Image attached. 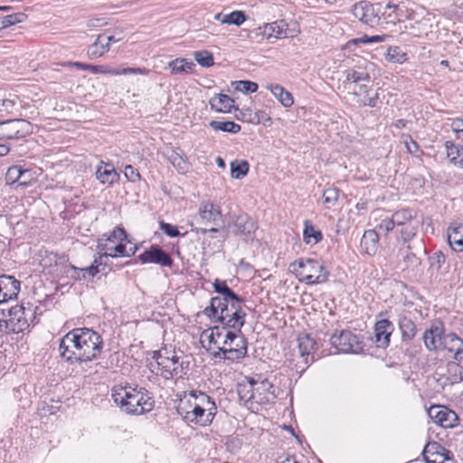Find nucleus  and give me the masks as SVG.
<instances>
[{
  "mask_svg": "<svg viewBox=\"0 0 463 463\" xmlns=\"http://www.w3.org/2000/svg\"><path fill=\"white\" fill-rule=\"evenodd\" d=\"M404 143H405L407 151L410 154H411V155L417 154V152L419 150V146H418V144L414 140H412L411 138H409V140H405Z\"/></svg>",
  "mask_w": 463,
  "mask_h": 463,
  "instance_id": "nucleus-59",
  "label": "nucleus"
},
{
  "mask_svg": "<svg viewBox=\"0 0 463 463\" xmlns=\"http://www.w3.org/2000/svg\"><path fill=\"white\" fill-rule=\"evenodd\" d=\"M75 272L82 273V278H85V273H88L90 276L94 277L96 274L99 272V269L97 268V265L91 264L90 267L78 269L74 266L71 267Z\"/></svg>",
  "mask_w": 463,
  "mask_h": 463,
  "instance_id": "nucleus-56",
  "label": "nucleus"
},
{
  "mask_svg": "<svg viewBox=\"0 0 463 463\" xmlns=\"http://www.w3.org/2000/svg\"><path fill=\"white\" fill-rule=\"evenodd\" d=\"M99 251H105V255L111 258L118 256H126V246L122 243L118 244L114 248H107L106 244H102L101 241L98 244ZM128 256V254H127Z\"/></svg>",
  "mask_w": 463,
  "mask_h": 463,
  "instance_id": "nucleus-44",
  "label": "nucleus"
},
{
  "mask_svg": "<svg viewBox=\"0 0 463 463\" xmlns=\"http://www.w3.org/2000/svg\"><path fill=\"white\" fill-rule=\"evenodd\" d=\"M20 291V281L12 276H0V303L15 298Z\"/></svg>",
  "mask_w": 463,
  "mask_h": 463,
  "instance_id": "nucleus-19",
  "label": "nucleus"
},
{
  "mask_svg": "<svg viewBox=\"0 0 463 463\" xmlns=\"http://www.w3.org/2000/svg\"><path fill=\"white\" fill-rule=\"evenodd\" d=\"M124 175L128 181L133 183L140 179V175L138 171L130 165L125 166Z\"/></svg>",
  "mask_w": 463,
  "mask_h": 463,
  "instance_id": "nucleus-55",
  "label": "nucleus"
},
{
  "mask_svg": "<svg viewBox=\"0 0 463 463\" xmlns=\"http://www.w3.org/2000/svg\"><path fill=\"white\" fill-rule=\"evenodd\" d=\"M138 259L143 264L154 263L164 267H171L173 264L170 255L157 246H151L147 250L141 253Z\"/></svg>",
  "mask_w": 463,
  "mask_h": 463,
  "instance_id": "nucleus-17",
  "label": "nucleus"
},
{
  "mask_svg": "<svg viewBox=\"0 0 463 463\" xmlns=\"http://www.w3.org/2000/svg\"><path fill=\"white\" fill-rule=\"evenodd\" d=\"M168 160L172 165L180 173H185L188 170V163L183 156L175 150H172L168 155Z\"/></svg>",
  "mask_w": 463,
  "mask_h": 463,
  "instance_id": "nucleus-41",
  "label": "nucleus"
},
{
  "mask_svg": "<svg viewBox=\"0 0 463 463\" xmlns=\"http://www.w3.org/2000/svg\"><path fill=\"white\" fill-rule=\"evenodd\" d=\"M207 337H208V340H209V344L216 345L217 350H219V346H221L220 345V341L215 337V335H214V334L213 332V329H211V332H210V334L208 335Z\"/></svg>",
  "mask_w": 463,
  "mask_h": 463,
  "instance_id": "nucleus-61",
  "label": "nucleus"
},
{
  "mask_svg": "<svg viewBox=\"0 0 463 463\" xmlns=\"http://www.w3.org/2000/svg\"><path fill=\"white\" fill-rule=\"evenodd\" d=\"M214 19L220 21L222 24L240 26L246 21V15L242 11H233L226 14L218 13L214 15Z\"/></svg>",
  "mask_w": 463,
  "mask_h": 463,
  "instance_id": "nucleus-31",
  "label": "nucleus"
},
{
  "mask_svg": "<svg viewBox=\"0 0 463 463\" xmlns=\"http://www.w3.org/2000/svg\"><path fill=\"white\" fill-rule=\"evenodd\" d=\"M463 345V340L455 333L444 334L441 349L449 352H457Z\"/></svg>",
  "mask_w": 463,
  "mask_h": 463,
  "instance_id": "nucleus-34",
  "label": "nucleus"
},
{
  "mask_svg": "<svg viewBox=\"0 0 463 463\" xmlns=\"http://www.w3.org/2000/svg\"><path fill=\"white\" fill-rule=\"evenodd\" d=\"M448 241L455 251H463V224L455 222L449 226Z\"/></svg>",
  "mask_w": 463,
  "mask_h": 463,
  "instance_id": "nucleus-24",
  "label": "nucleus"
},
{
  "mask_svg": "<svg viewBox=\"0 0 463 463\" xmlns=\"http://www.w3.org/2000/svg\"><path fill=\"white\" fill-rule=\"evenodd\" d=\"M288 24L284 20H279L266 24L262 28V34L267 38L282 39L288 37Z\"/></svg>",
  "mask_w": 463,
  "mask_h": 463,
  "instance_id": "nucleus-23",
  "label": "nucleus"
},
{
  "mask_svg": "<svg viewBox=\"0 0 463 463\" xmlns=\"http://www.w3.org/2000/svg\"><path fill=\"white\" fill-rule=\"evenodd\" d=\"M106 34H99L94 43L88 49V56L90 59H97L101 57L104 53L109 51V46L107 42Z\"/></svg>",
  "mask_w": 463,
  "mask_h": 463,
  "instance_id": "nucleus-29",
  "label": "nucleus"
},
{
  "mask_svg": "<svg viewBox=\"0 0 463 463\" xmlns=\"http://www.w3.org/2000/svg\"><path fill=\"white\" fill-rule=\"evenodd\" d=\"M330 344L339 353L358 354L362 352L364 345L356 335L349 330H341L335 333L330 338Z\"/></svg>",
  "mask_w": 463,
  "mask_h": 463,
  "instance_id": "nucleus-8",
  "label": "nucleus"
},
{
  "mask_svg": "<svg viewBox=\"0 0 463 463\" xmlns=\"http://www.w3.org/2000/svg\"><path fill=\"white\" fill-rule=\"evenodd\" d=\"M90 71L93 73H102V74H109L112 76H118V75H128V74H139V75H147L149 71L146 68H131V67H125L122 69H114L108 66H90Z\"/></svg>",
  "mask_w": 463,
  "mask_h": 463,
  "instance_id": "nucleus-22",
  "label": "nucleus"
},
{
  "mask_svg": "<svg viewBox=\"0 0 463 463\" xmlns=\"http://www.w3.org/2000/svg\"><path fill=\"white\" fill-rule=\"evenodd\" d=\"M393 325L387 319H382L374 325V335L372 338L377 347L386 348L390 344V336L393 332Z\"/></svg>",
  "mask_w": 463,
  "mask_h": 463,
  "instance_id": "nucleus-18",
  "label": "nucleus"
},
{
  "mask_svg": "<svg viewBox=\"0 0 463 463\" xmlns=\"http://www.w3.org/2000/svg\"><path fill=\"white\" fill-rule=\"evenodd\" d=\"M298 348L301 357H307L306 364L308 363L307 357L311 355V362L314 361L313 353L316 350L317 343L307 334H300L298 337Z\"/></svg>",
  "mask_w": 463,
  "mask_h": 463,
  "instance_id": "nucleus-26",
  "label": "nucleus"
},
{
  "mask_svg": "<svg viewBox=\"0 0 463 463\" xmlns=\"http://www.w3.org/2000/svg\"><path fill=\"white\" fill-rule=\"evenodd\" d=\"M428 415L434 423L442 428H452L458 420V416L453 411L440 405L430 406Z\"/></svg>",
  "mask_w": 463,
  "mask_h": 463,
  "instance_id": "nucleus-13",
  "label": "nucleus"
},
{
  "mask_svg": "<svg viewBox=\"0 0 463 463\" xmlns=\"http://www.w3.org/2000/svg\"><path fill=\"white\" fill-rule=\"evenodd\" d=\"M26 15L24 13H16L0 17V30L5 29L11 25L22 23Z\"/></svg>",
  "mask_w": 463,
  "mask_h": 463,
  "instance_id": "nucleus-43",
  "label": "nucleus"
},
{
  "mask_svg": "<svg viewBox=\"0 0 463 463\" xmlns=\"http://www.w3.org/2000/svg\"><path fill=\"white\" fill-rule=\"evenodd\" d=\"M447 156L451 164L458 166L463 157V146L454 144L452 141H446Z\"/></svg>",
  "mask_w": 463,
  "mask_h": 463,
  "instance_id": "nucleus-33",
  "label": "nucleus"
},
{
  "mask_svg": "<svg viewBox=\"0 0 463 463\" xmlns=\"http://www.w3.org/2000/svg\"><path fill=\"white\" fill-rule=\"evenodd\" d=\"M194 60L203 67H211L213 65V53L208 51H199L195 52Z\"/></svg>",
  "mask_w": 463,
  "mask_h": 463,
  "instance_id": "nucleus-46",
  "label": "nucleus"
},
{
  "mask_svg": "<svg viewBox=\"0 0 463 463\" xmlns=\"http://www.w3.org/2000/svg\"><path fill=\"white\" fill-rule=\"evenodd\" d=\"M394 226L395 224L393 222L392 218H385L382 220V222L379 223L378 228L388 232L392 231L394 228Z\"/></svg>",
  "mask_w": 463,
  "mask_h": 463,
  "instance_id": "nucleus-57",
  "label": "nucleus"
},
{
  "mask_svg": "<svg viewBox=\"0 0 463 463\" xmlns=\"http://www.w3.org/2000/svg\"><path fill=\"white\" fill-rule=\"evenodd\" d=\"M430 268L440 271L446 262V257L441 251H436L429 258Z\"/></svg>",
  "mask_w": 463,
  "mask_h": 463,
  "instance_id": "nucleus-47",
  "label": "nucleus"
},
{
  "mask_svg": "<svg viewBox=\"0 0 463 463\" xmlns=\"http://www.w3.org/2000/svg\"><path fill=\"white\" fill-rule=\"evenodd\" d=\"M450 127L456 135V138L463 144V118L453 119Z\"/></svg>",
  "mask_w": 463,
  "mask_h": 463,
  "instance_id": "nucleus-51",
  "label": "nucleus"
},
{
  "mask_svg": "<svg viewBox=\"0 0 463 463\" xmlns=\"http://www.w3.org/2000/svg\"><path fill=\"white\" fill-rule=\"evenodd\" d=\"M233 99L226 94H218L211 98L209 104L216 112L229 113L233 108Z\"/></svg>",
  "mask_w": 463,
  "mask_h": 463,
  "instance_id": "nucleus-28",
  "label": "nucleus"
},
{
  "mask_svg": "<svg viewBox=\"0 0 463 463\" xmlns=\"http://www.w3.org/2000/svg\"><path fill=\"white\" fill-rule=\"evenodd\" d=\"M213 329V332L215 335V337L220 341V345H222V341L224 339L225 330H221L218 326H215Z\"/></svg>",
  "mask_w": 463,
  "mask_h": 463,
  "instance_id": "nucleus-60",
  "label": "nucleus"
},
{
  "mask_svg": "<svg viewBox=\"0 0 463 463\" xmlns=\"http://www.w3.org/2000/svg\"><path fill=\"white\" fill-rule=\"evenodd\" d=\"M303 239L307 244H317L322 240V233L316 230L309 221H305Z\"/></svg>",
  "mask_w": 463,
  "mask_h": 463,
  "instance_id": "nucleus-36",
  "label": "nucleus"
},
{
  "mask_svg": "<svg viewBox=\"0 0 463 463\" xmlns=\"http://www.w3.org/2000/svg\"><path fill=\"white\" fill-rule=\"evenodd\" d=\"M249 172V164L247 161L232 162L231 163V174L235 179H241L244 177Z\"/></svg>",
  "mask_w": 463,
  "mask_h": 463,
  "instance_id": "nucleus-45",
  "label": "nucleus"
},
{
  "mask_svg": "<svg viewBox=\"0 0 463 463\" xmlns=\"http://www.w3.org/2000/svg\"><path fill=\"white\" fill-rule=\"evenodd\" d=\"M214 290L220 294L218 297H214L213 298H219L222 301L228 299H237L239 297L236 295L226 284V281L221 279H215L213 282Z\"/></svg>",
  "mask_w": 463,
  "mask_h": 463,
  "instance_id": "nucleus-32",
  "label": "nucleus"
},
{
  "mask_svg": "<svg viewBox=\"0 0 463 463\" xmlns=\"http://www.w3.org/2000/svg\"><path fill=\"white\" fill-rule=\"evenodd\" d=\"M96 178L103 184H112L118 182L119 175L111 165L102 164L97 167Z\"/></svg>",
  "mask_w": 463,
  "mask_h": 463,
  "instance_id": "nucleus-27",
  "label": "nucleus"
},
{
  "mask_svg": "<svg viewBox=\"0 0 463 463\" xmlns=\"http://www.w3.org/2000/svg\"><path fill=\"white\" fill-rule=\"evenodd\" d=\"M339 197V190L335 187H327L323 193V203L327 209L335 205Z\"/></svg>",
  "mask_w": 463,
  "mask_h": 463,
  "instance_id": "nucleus-42",
  "label": "nucleus"
},
{
  "mask_svg": "<svg viewBox=\"0 0 463 463\" xmlns=\"http://www.w3.org/2000/svg\"><path fill=\"white\" fill-rule=\"evenodd\" d=\"M194 63L186 59H175L168 63V67L173 74L188 73L194 68Z\"/></svg>",
  "mask_w": 463,
  "mask_h": 463,
  "instance_id": "nucleus-35",
  "label": "nucleus"
},
{
  "mask_svg": "<svg viewBox=\"0 0 463 463\" xmlns=\"http://www.w3.org/2000/svg\"><path fill=\"white\" fill-rule=\"evenodd\" d=\"M353 14L363 24L373 27L380 22V17L376 14L373 5L366 1H361L353 5Z\"/></svg>",
  "mask_w": 463,
  "mask_h": 463,
  "instance_id": "nucleus-15",
  "label": "nucleus"
},
{
  "mask_svg": "<svg viewBox=\"0 0 463 463\" xmlns=\"http://www.w3.org/2000/svg\"><path fill=\"white\" fill-rule=\"evenodd\" d=\"M386 38H388V35H373V36H367L364 35L363 37H360L358 39H355L354 42L355 43H380L383 42Z\"/></svg>",
  "mask_w": 463,
  "mask_h": 463,
  "instance_id": "nucleus-52",
  "label": "nucleus"
},
{
  "mask_svg": "<svg viewBox=\"0 0 463 463\" xmlns=\"http://www.w3.org/2000/svg\"><path fill=\"white\" fill-rule=\"evenodd\" d=\"M372 64L366 61L356 64L354 67L345 71V87L352 90L353 94L355 95L358 99L357 101L364 106L375 107L378 95L373 93L371 88L368 87V83L371 80L369 67Z\"/></svg>",
  "mask_w": 463,
  "mask_h": 463,
  "instance_id": "nucleus-4",
  "label": "nucleus"
},
{
  "mask_svg": "<svg viewBox=\"0 0 463 463\" xmlns=\"http://www.w3.org/2000/svg\"><path fill=\"white\" fill-rule=\"evenodd\" d=\"M222 212L218 205L210 201L201 202L198 209V220L205 225H216L221 220Z\"/></svg>",
  "mask_w": 463,
  "mask_h": 463,
  "instance_id": "nucleus-16",
  "label": "nucleus"
},
{
  "mask_svg": "<svg viewBox=\"0 0 463 463\" xmlns=\"http://www.w3.org/2000/svg\"><path fill=\"white\" fill-rule=\"evenodd\" d=\"M300 282L308 285H317L328 280L329 271L324 264L314 259H299L289 265Z\"/></svg>",
  "mask_w": 463,
  "mask_h": 463,
  "instance_id": "nucleus-5",
  "label": "nucleus"
},
{
  "mask_svg": "<svg viewBox=\"0 0 463 463\" xmlns=\"http://www.w3.org/2000/svg\"><path fill=\"white\" fill-rule=\"evenodd\" d=\"M361 248L368 255L376 254L379 248V235L375 230H367L361 239Z\"/></svg>",
  "mask_w": 463,
  "mask_h": 463,
  "instance_id": "nucleus-25",
  "label": "nucleus"
},
{
  "mask_svg": "<svg viewBox=\"0 0 463 463\" xmlns=\"http://www.w3.org/2000/svg\"><path fill=\"white\" fill-rule=\"evenodd\" d=\"M100 335L90 328L80 327L68 332L60 342V354L66 361L88 362L101 352Z\"/></svg>",
  "mask_w": 463,
  "mask_h": 463,
  "instance_id": "nucleus-1",
  "label": "nucleus"
},
{
  "mask_svg": "<svg viewBox=\"0 0 463 463\" xmlns=\"http://www.w3.org/2000/svg\"><path fill=\"white\" fill-rule=\"evenodd\" d=\"M251 393L242 395L240 393L241 399L246 401L255 400L258 403H266L273 401L277 395L273 384L268 380H262L260 382L250 381Z\"/></svg>",
  "mask_w": 463,
  "mask_h": 463,
  "instance_id": "nucleus-11",
  "label": "nucleus"
},
{
  "mask_svg": "<svg viewBox=\"0 0 463 463\" xmlns=\"http://www.w3.org/2000/svg\"><path fill=\"white\" fill-rule=\"evenodd\" d=\"M400 326H401L403 337L411 339L415 335L416 326L411 320L404 319L401 323Z\"/></svg>",
  "mask_w": 463,
  "mask_h": 463,
  "instance_id": "nucleus-49",
  "label": "nucleus"
},
{
  "mask_svg": "<svg viewBox=\"0 0 463 463\" xmlns=\"http://www.w3.org/2000/svg\"><path fill=\"white\" fill-rule=\"evenodd\" d=\"M244 299L238 297L237 299L222 301L219 298H212L210 307L204 309L208 317H215L225 328H232L240 331L245 323L246 313L242 310Z\"/></svg>",
  "mask_w": 463,
  "mask_h": 463,
  "instance_id": "nucleus-3",
  "label": "nucleus"
},
{
  "mask_svg": "<svg viewBox=\"0 0 463 463\" xmlns=\"http://www.w3.org/2000/svg\"><path fill=\"white\" fill-rule=\"evenodd\" d=\"M454 359L458 362H463V348H458L454 354Z\"/></svg>",
  "mask_w": 463,
  "mask_h": 463,
  "instance_id": "nucleus-64",
  "label": "nucleus"
},
{
  "mask_svg": "<svg viewBox=\"0 0 463 463\" xmlns=\"http://www.w3.org/2000/svg\"><path fill=\"white\" fill-rule=\"evenodd\" d=\"M28 175V169H22V167L19 165H14L8 168L5 175V180L9 184L17 183L19 184V182L23 178V176Z\"/></svg>",
  "mask_w": 463,
  "mask_h": 463,
  "instance_id": "nucleus-38",
  "label": "nucleus"
},
{
  "mask_svg": "<svg viewBox=\"0 0 463 463\" xmlns=\"http://www.w3.org/2000/svg\"><path fill=\"white\" fill-rule=\"evenodd\" d=\"M190 397L194 398V402L190 403L192 410L185 412L184 418L190 422L206 426L213 421L215 415L216 406L211 397L204 392L194 391L189 393Z\"/></svg>",
  "mask_w": 463,
  "mask_h": 463,
  "instance_id": "nucleus-6",
  "label": "nucleus"
},
{
  "mask_svg": "<svg viewBox=\"0 0 463 463\" xmlns=\"http://www.w3.org/2000/svg\"><path fill=\"white\" fill-rule=\"evenodd\" d=\"M415 234L413 230L407 231V229L402 231V236L406 242L410 238H411Z\"/></svg>",
  "mask_w": 463,
  "mask_h": 463,
  "instance_id": "nucleus-63",
  "label": "nucleus"
},
{
  "mask_svg": "<svg viewBox=\"0 0 463 463\" xmlns=\"http://www.w3.org/2000/svg\"><path fill=\"white\" fill-rule=\"evenodd\" d=\"M386 60L392 63L402 64L407 61V54L400 47L392 46L387 50Z\"/></svg>",
  "mask_w": 463,
  "mask_h": 463,
  "instance_id": "nucleus-40",
  "label": "nucleus"
},
{
  "mask_svg": "<svg viewBox=\"0 0 463 463\" xmlns=\"http://www.w3.org/2000/svg\"><path fill=\"white\" fill-rule=\"evenodd\" d=\"M233 224L236 228V234L243 236L245 241L250 240L251 235L257 230L256 222L247 214L238 215L233 221Z\"/></svg>",
  "mask_w": 463,
  "mask_h": 463,
  "instance_id": "nucleus-21",
  "label": "nucleus"
},
{
  "mask_svg": "<svg viewBox=\"0 0 463 463\" xmlns=\"http://www.w3.org/2000/svg\"><path fill=\"white\" fill-rule=\"evenodd\" d=\"M210 127L214 130H221L223 132L236 134L240 132L241 126L232 121H217L212 120L210 122Z\"/></svg>",
  "mask_w": 463,
  "mask_h": 463,
  "instance_id": "nucleus-37",
  "label": "nucleus"
},
{
  "mask_svg": "<svg viewBox=\"0 0 463 463\" xmlns=\"http://www.w3.org/2000/svg\"><path fill=\"white\" fill-rule=\"evenodd\" d=\"M247 352L246 339L242 335L226 331L222 345L219 346V350L213 352V355L215 358L239 362L246 356Z\"/></svg>",
  "mask_w": 463,
  "mask_h": 463,
  "instance_id": "nucleus-7",
  "label": "nucleus"
},
{
  "mask_svg": "<svg viewBox=\"0 0 463 463\" xmlns=\"http://www.w3.org/2000/svg\"><path fill=\"white\" fill-rule=\"evenodd\" d=\"M32 309L23 305L12 307L8 311V318L5 320V329L9 332L18 334L29 326V317Z\"/></svg>",
  "mask_w": 463,
  "mask_h": 463,
  "instance_id": "nucleus-9",
  "label": "nucleus"
},
{
  "mask_svg": "<svg viewBox=\"0 0 463 463\" xmlns=\"http://www.w3.org/2000/svg\"><path fill=\"white\" fill-rule=\"evenodd\" d=\"M15 102L12 99H3L0 101V111L11 113L14 108Z\"/></svg>",
  "mask_w": 463,
  "mask_h": 463,
  "instance_id": "nucleus-58",
  "label": "nucleus"
},
{
  "mask_svg": "<svg viewBox=\"0 0 463 463\" xmlns=\"http://www.w3.org/2000/svg\"><path fill=\"white\" fill-rule=\"evenodd\" d=\"M114 402L127 413L140 415L153 410L155 401L145 388L115 386L112 389Z\"/></svg>",
  "mask_w": 463,
  "mask_h": 463,
  "instance_id": "nucleus-2",
  "label": "nucleus"
},
{
  "mask_svg": "<svg viewBox=\"0 0 463 463\" xmlns=\"http://www.w3.org/2000/svg\"><path fill=\"white\" fill-rule=\"evenodd\" d=\"M126 238H127V234H126V232L124 231V229L116 227L112 231V232L109 235V237L107 238V241H112V242H114L116 241H122Z\"/></svg>",
  "mask_w": 463,
  "mask_h": 463,
  "instance_id": "nucleus-54",
  "label": "nucleus"
},
{
  "mask_svg": "<svg viewBox=\"0 0 463 463\" xmlns=\"http://www.w3.org/2000/svg\"><path fill=\"white\" fill-rule=\"evenodd\" d=\"M32 124L25 119H12L0 122V139H19L31 134Z\"/></svg>",
  "mask_w": 463,
  "mask_h": 463,
  "instance_id": "nucleus-10",
  "label": "nucleus"
},
{
  "mask_svg": "<svg viewBox=\"0 0 463 463\" xmlns=\"http://www.w3.org/2000/svg\"><path fill=\"white\" fill-rule=\"evenodd\" d=\"M236 90L243 93H254L258 90V84L250 80H240L237 82Z\"/></svg>",
  "mask_w": 463,
  "mask_h": 463,
  "instance_id": "nucleus-50",
  "label": "nucleus"
},
{
  "mask_svg": "<svg viewBox=\"0 0 463 463\" xmlns=\"http://www.w3.org/2000/svg\"><path fill=\"white\" fill-rule=\"evenodd\" d=\"M412 215L410 211L402 209L395 212L392 218L395 225H403L411 219Z\"/></svg>",
  "mask_w": 463,
  "mask_h": 463,
  "instance_id": "nucleus-48",
  "label": "nucleus"
},
{
  "mask_svg": "<svg viewBox=\"0 0 463 463\" xmlns=\"http://www.w3.org/2000/svg\"><path fill=\"white\" fill-rule=\"evenodd\" d=\"M160 230L171 238H175L180 235V232L175 226L164 222H160Z\"/></svg>",
  "mask_w": 463,
  "mask_h": 463,
  "instance_id": "nucleus-53",
  "label": "nucleus"
},
{
  "mask_svg": "<svg viewBox=\"0 0 463 463\" xmlns=\"http://www.w3.org/2000/svg\"><path fill=\"white\" fill-rule=\"evenodd\" d=\"M445 334L444 326L440 321L433 322L430 328L426 329L422 339L425 347L429 351H438L441 349V343Z\"/></svg>",
  "mask_w": 463,
  "mask_h": 463,
  "instance_id": "nucleus-14",
  "label": "nucleus"
},
{
  "mask_svg": "<svg viewBox=\"0 0 463 463\" xmlns=\"http://www.w3.org/2000/svg\"><path fill=\"white\" fill-rule=\"evenodd\" d=\"M68 65L76 67V68L80 69V70H90V66H91V65H89V64H86V63H82V62H79V61L68 62Z\"/></svg>",
  "mask_w": 463,
  "mask_h": 463,
  "instance_id": "nucleus-62",
  "label": "nucleus"
},
{
  "mask_svg": "<svg viewBox=\"0 0 463 463\" xmlns=\"http://www.w3.org/2000/svg\"><path fill=\"white\" fill-rule=\"evenodd\" d=\"M412 248V246L408 244L405 250L403 249L400 250L407 268H417L420 264V259L417 256V253L411 251Z\"/></svg>",
  "mask_w": 463,
  "mask_h": 463,
  "instance_id": "nucleus-39",
  "label": "nucleus"
},
{
  "mask_svg": "<svg viewBox=\"0 0 463 463\" xmlns=\"http://www.w3.org/2000/svg\"><path fill=\"white\" fill-rule=\"evenodd\" d=\"M449 450L435 441L427 443L422 451L427 463H443L449 458Z\"/></svg>",
  "mask_w": 463,
  "mask_h": 463,
  "instance_id": "nucleus-20",
  "label": "nucleus"
},
{
  "mask_svg": "<svg viewBox=\"0 0 463 463\" xmlns=\"http://www.w3.org/2000/svg\"><path fill=\"white\" fill-rule=\"evenodd\" d=\"M266 89L269 90L285 108H289L293 105L294 99L290 92L286 90L279 84H268Z\"/></svg>",
  "mask_w": 463,
  "mask_h": 463,
  "instance_id": "nucleus-30",
  "label": "nucleus"
},
{
  "mask_svg": "<svg viewBox=\"0 0 463 463\" xmlns=\"http://www.w3.org/2000/svg\"><path fill=\"white\" fill-rule=\"evenodd\" d=\"M156 360L157 369L165 378L168 379L172 376L180 375L183 373L182 363L180 357L174 351L171 356H162L161 354H153Z\"/></svg>",
  "mask_w": 463,
  "mask_h": 463,
  "instance_id": "nucleus-12",
  "label": "nucleus"
}]
</instances>
